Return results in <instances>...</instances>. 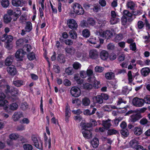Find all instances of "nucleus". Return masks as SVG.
Instances as JSON below:
<instances>
[{
    "label": "nucleus",
    "instance_id": "obj_5",
    "mask_svg": "<svg viewBox=\"0 0 150 150\" xmlns=\"http://www.w3.org/2000/svg\"><path fill=\"white\" fill-rule=\"evenodd\" d=\"M81 78L80 76H79L78 74H76L74 75V79L78 84L81 85V87L86 89H91L93 87L92 85L88 83H84V80L81 79Z\"/></svg>",
    "mask_w": 150,
    "mask_h": 150
},
{
    "label": "nucleus",
    "instance_id": "obj_49",
    "mask_svg": "<svg viewBox=\"0 0 150 150\" xmlns=\"http://www.w3.org/2000/svg\"><path fill=\"white\" fill-rule=\"evenodd\" d=\"M28 59L30 60H32L35 58V54L33 52L28 54L27 55Z\"/></svg>",
    "mask_w": 150,
    "mask_h": 150
},
{
    "label": "nucleus",
    "instance_id": "obj_29",
    "mask_svg": "<svg viewBox=\"0 0 150 150\" xmlns=\"http://www.w3.org/2000/svg\"><path fill=\"white\" fill-rule=\"evenodd\" d=\"M91 143L93 148H97L99 144V141L98 139L96 138H94L91 142Z\"/></svg>",
    "mask_w": 150,
    "mask_h": 150
},
{
    "label": "nucleus",
    "instance_id": "obj_48",
    "mask_svg": "<svg viewBox=\"0 0 150 150\" xmlns=\"http://www.w3.org/2000/svg\"><path fill=\"white\" fill-rule=\"evenodd\" d=\"M9 2L8 0H2L1 4L4 7H7L9 5Z\"/></svg>",
    "mask_w": 150,
    "mask_h": 150
},
{
    "label": "nucleus",
    "instance_id": "obj_62",
    "mask_svg": "<svg viewBox=\"0 0 150 150\" xmlns=\"http://www.w3.org/2000/svg\"><path fill=\"white\" fill-rule=\"evenodd\" d=\"M127 21V17L125 16H123L122 17L121 19L122 23V25H125L126 24Z\"/></svg>",
    "mask_w": 150,
    "mask_h": 150
},
{
    "label": "nucleus",
    "instance_id": "obj_60",
    "mask_svg": "<svg viewBox=\"0 0 150 150\" xmlns=\"http://www.w3.org/2000/svg\"><path fill=\"white\" fill-rule=\"evenodd\" d=\"M103 110L105 111L109 112L112 110L111 105H105L104 106Z\"/></svg>",
    "mask_w": 150,
    "mask_h": 150
},
{
    "label": "nucleus",
    "instance_id": "obj_31",
    "mask_svg": "<svg viewBox=\"0 0 150 150\" xmlns=\"http://www.w3.org/2000/svg\"><path fill=\"white\" fill-rule=\"evenodd\" d=\"M126 5L128 8H130L131 9H133L135 6V4L131 0H128L127 1Z\"/></svg>",
    "mask_w": 150,
    "mask_h": 150
},
{
    "label": "nucleus",
    "instance_id": "obj_35",
    "mask_svg": "<svg viewBox=\"0 0 150 150\" xmlns=\"http://www.w3.org/2000/svg\"><path fill=\"white\" fill-rule=\"evenodd\" d=\"M14 85L17 87H20L24 84V82L20 80L13 81Z\"/></svg>",
    "mask_w": 150,
    "mask_h": 150
},
{
    "label": "nucleus",
    "instance_id": "obj_57",
    "mask_svg": "<svg viewBox=\"0 0 150 150\" xmlns=\"http://www.w3.org/2000/svg\"><path fill=\"white\" fill-rule=\"evenodd\" d=\"M63 83L66 86H70L71 84V81L67 79H65L64 80Z\"/></svg>",
    "mask_w": 150,
    "mask_h": 150
},
{
    "label": "nucleus",
    "instance_id": "obj_21",
    "mask_svg": "<svg viewBox=\"0 0 150 150\" xmlns=\"http://www.w3.org/2000/svg\"><path fill=\"white\" fill-rule=\"evenodd\" d=\"M93 102L96 103L97 104L98 103L99 104H101L103 102V100L101 95H97L96 96L93 97Z\"/></svg>",
    "mask_w": 150,
    "mask_h": 150
},
{
    "label": "nucleus",
    "instance_id": "obj_58",
    "mask_svg": "<svg viewBox=\"0 0 150 150\" xmlns=\"http://www.w3.org/2000/svg\"><path fill=\"white\" fill-rule=\"evenodd\" d=\"M20 122L21 124H28L30 122V121L28 118H25L21 120Z\"/></svg>",
    "mask_w": 150,
    "mask_h": 150
},
{
    "label": "nucleus",
    "instance_id": "obj_32",
    "mask_svg": "<svg viewBox=\"0 0 150 150\" xmlns=\"http://www.w3.org/2000/svg\"><path fill=\"white\" fill-rule=\"evenodd\" d=\"M3 19L4 23H9L11 20V18L10 15L8 14L5 15L4 16Z\"/></svg>",
    "mask_w": 150,
    "mask_h": 150
},
{
    "label": "nucleus",
    "instance_id": "obj_1",
    "mask_svg": "<svg viewBox=\"0 0 150 150\" xmlns=\"http://www.w3.org/2000/svg\"><path fill=\"white\" fill-rule=\"evenodd\" d=\"M89 123H85L84 122H82L81 125L82 127V133L83 136L86 138L89 139L92 137L91 132V127L97 125V123L94 120L91 119Z\"/></svg>",
    "mask_w": 150,
    "mask_h": 150
},
{
    "label": "nucleus",
    "instance_id": "obj_34",
    "mask_svg": "<svg viewBox=\"0 0 150 150\" xmlns=\"http://www.w3.org/2000/svg\"><path fill=\"white\" fill-rule=\"evenodd\" d=\"M21 14V10L18 8L14 10L13 16L16 17L15 20H16V19L19 17Z\"/></svg>",
    "mask_w": 150,
    "mask_h": 150
},
{
    "label": "nucleus",
    "instance_id": "obj_24",
    "mask_svg": "<svg viewBox=\"0 0 150 150\" xmlns=\"http://www.w3.org/2000/svg\"><path fill=\"white\" fill-rule=\"evenodd\" d=\"M32 143L34 146L37 148L40 149V147L37 138L35 136H33L32 137Z\"/></svg>",
    "mask_w": 150,
    "mask_h": 150
},
{
    "label": "nucleus",
    "instance_id": "obj_30",
    "mask_svg": "<svg viewBox=\"0 0 150 150\" xmlns=\"http://www.w3.org/2000/svg\"><path fill=\"white\" fill-rule=\"evenodd\" d=\"M98 39H96V38L91 37L88 40L87 42L89 43L95 44L98 42Z\"/></svg>",
    "mask_w": 150,
    "mask_h": 150
},
{
    "label": "nucleus",
    "instance_id": "obj_25",
    "mask_svg": "<svg viewBox=\"0 0 150 150\" xmlns=\"http://www.w3.org/2000/svg\"><path fill=\"white\" fill-rule=\"evenodd\" d=\"M134 134L137 135H139L142 133V131L141 127L139 126L135 127L133 130Z\"/></svg>",
    "mask_w": 150,
    "mask_h": 150
},
{
    "label": "nucleus",
    "instance_id": "obj_15",
    "mask_svg": "<svg viewBox=\"0 0 150 150\" xmlns=\"http://www.w3.org/2000/svg\"><path fill=\"white\" fill-rule=\"evenodd\" d=\"M7 71L8 73L12 76L16 75L17 72L15 66L13 65L8 67L7 68Z\"/></svg>",
    "mask_w": 150,
    "mask_h": 150
},
{
    "label": "nucleus",
    "instance_id": "obj_4",
    "mask_svg": "<svg viewBox=\"0 0 150 150\" xmlns=\"http://www.w3.org/2000/svg\"><path fill=\"white\" fill-rule=\"evenodd\" d=\"M79 74L80 77L82 79H85L88 76V77L87 79L88 82H91L94 78L93 70L89 68H88L86 71L85 70L80 71Z\"/></svg>",
    "mask_w": 150,
    "mask_h": 150
},
{
    "label": "nucleus",
    "instance_id": "obj_11",
    "mask_svg": "<svg viewBox=\"0 0 150 150\" xmlns=\"http://www.w3.org/2000/svg\"><path fill=\"white\" fill-rule=\"evenodd\" d=\"M26 54V52L21 49L18 50L16 52L15 56L18 61H21Z\"/></svg>",
    "mask_w": 150,
    "mask_h": 150
},
{
    "label": "nucleus",
    "instance_id": "obj_50",
    "mask_svg": "<svg viewBox=\"0 0 150 150\" xmlns=\"http://www.w3.org/2000/svg\"><path fill=\"white\" fill-rule=\"evenodd\" d=\"M25 150H32L33 149L32 146L29 144H25L23 146Z\"/></svg>",
    "mask_w": 150,
    "mask_h": 150
},
{
    "label": "nucleus",
    "instance_id": "obj_20",
    "mask_svg": "<svg viewBox=\"0 0 150 150\" xmlns=\"http://www.w3.org/2000/svg\"><path fill=\"white\" fill-rule=\"evenodd\" d=\"M110 120L109 119L107 120L102 121V125L105 127L106 129H108L111 126V124L110 122Z\"/></svg>",
    "mask_w": 150,
    "mask_h": 150
},
{
    "label": "nucleus",
    "instance_id": "obj_41",
    "mask_svg": "<svg viewBox=\"0 0 150 150\" xmlns=\"http://www.w3.org/2000/svg\"><path fill=\"white\" fill-rule=\"evenodd\" d=\"M101 149L102 150H110L111 149V147L110 145L105 144L101 146Z\"/></svg>",
    "mask_w": 150,
    "mask_h": 150
},
{
    "label": "nucleus",
    "instance_id": "obj_64",
    "mask_svg": "<svg viewBox=\"0 0 150 150\" xmlns=\"http://www.w3.org/2000/svg\"><path fill=\"white\" fill-rule=\"evenodd\" d=\"M107 48L108 50H113L115 48V46L112 43H109L107 46Z\"/></svg>",
    "mask_w": 150,
    "mask_h": 150
},
{
    "label": "nucleus",
    "instance_id": "obj_27",
    "mask_svg": "<svg viewBox=\"0 0 150 150\" xmlns=\"http://www.w3.org/2000/svg\"><path fill=\"white\" fill-rule=\"evenodd\" d=\"M150 70L148 67L143 68L141 70V74L144 76H147L149 73Z\"/></svg>",
    "mask_w": 150,
    "mask_h": 150
},
{
    "label": "nucleus",
    "instance_id": "obj_63",
    "mask_svg": "<svg viewBox=\"0 0 150 150\" xmlns=\"http://www.w3.org/2000/svg\"><path fill=\"white\" fill-rule=\"evenodd\" d=\"M24 50H26L27 52L30 51L31 49V46L30 45L27 44L23 47Z\"/></svg>",
    "mask_w": 150,
    "mask_h": 150
},
{
    "label": "nucleus",
    "instance_id": "obj_47",
    "mask_svg": "<svg viewBox=\"0 0 150 150\" xmlns=\"http://www.w3.org/2000/svg\"><path fill=\"white\" fill-rule=\"evenodd\" d=\"M19 137V135L17 134H11L9 136V137L12 140H15L17 139Z\"/></svg>",
    "mask_w": 150,
    "mask_h": 150
},
{
    "label": "nucleus",
    "instance_id": "obj_43",
    "mask_svg": "<svg viewBox=\"0 0 150 150\" xmlns=\"http://www.w3.org/2000/svg\"><path fill=\"white\" fill-rule=\"evenodd\" d=\"M73 68L75 69H80L81 67V64L78 62H76L73 64Z\"/></svg>",
    "mask_w": 150,
    "mask_h": 150
},
{
    "label": "nucleus",
    "instance_id": "obj_46",
    "mask_svg": "<svg viewBox=\"0 0 150 150\" xmlns=\"http://www.w3.org/2000/svg\"><path fill=\"white\" fill-rule=\"evenodd\" d=\"M104 70V68L103 67L97 66L95 68V70L96 72L99 73L102 72Z\"/></svg>",
    "mask_w": 150,
    "mask_h": 150
},
{
    "label": "nucleus",
    "instance_id": "obj_19",
    "mask_svg": "<svg viewBox=\"0 0 150 150\" xmlns=\"http://www.w3.org/2000/svg\"><path fill=\"white\" fill-rule=\"evenodd\" d=\"M65 51L66 54L69 55H73L75 52V50L73 47H67L65 49Z\"/></svg>",
    "mask_w": 150,
    "mask_h": 150
},
{
    "label": "nucleus",
    "instance_id": "obj_22",
    "mask_svg": "<svg viewBox=\"0 0 150 150\" xmlns=\"http://www.w3.org/2000/svg\"><path fill=\"white\" fill-rule=\"evenodd\" d=\"M89 82L90 83L93 82V86L95 88H98L101 86L100 82L99 81L97 80L95 76L93 79L92 80V81L91 82Z\"/></svg>",
    "mask_w": 150,
    "mask_h": 150
},
{
    "label": "nucleus",
    "instance_id": "obj_18",
    "mask_svg": "<svg viewBox=\"0 0 150 150\" xmlns=\"http://www.w3.org/2000/svg\"><path fill=\"white\" fill-rule=\"evenodd\" d=\"M23 114L22 112H15L12 116V118L14 121H17L21 117H23Z\"/></svg>",
    "mask_w": 150,
    "mask_h": 150
},
{
    "label": "nucleus",
    "instance_id": "obj_3",
    "mask_svg": "<svg viewBox=\"0 0 150 150\" xmlns=\"http://www.w3.org/2000/svg\"><path fill=\"white\" fill-rule=\"evenodd\" d=\"M0 86L4 88L3 90L8 95H11L12 96H15L18 94V90L17 88H11V91H10V86L7 84L6 82L4 79L0 80Z\"/></svg>",
    "mask_w": 150,
    "mask_h": 150
},
{
    "label": "nucleus",
    "instance_id": "obj_23",
    "mask_svg": "<svg viewBox=\"0 0 150 150\" xmlns=\"http://www.w3.org/2000/svg\"><path fill=\"white\" fill-rule=\"evenodd\" d=\"M139 144L138 139H134L131 140L129 142V144L133 148H135Z\"/></svg>",
    "mask_w": 150,
    "mask_h": 150
},
{
    "label": "nucleus",
    "instance_id": "obj_55",
    "mask_svg": "<svg viewBox=\"0 0 150 150\" xmlns=\"http://www.w3.org/2000/svg\"><path fill=\"white\" fill-rule=\"evenodd\" d=\"M72 68L71 67H69L65 69V72L66 73L69 75H71L72 74Z\"/></svg>",
    "mask_w": 150,
    "mask_h": 150
},
{
    "label": "nucleus",
    "instance_id": "obj_51",
    "mask_svg": "<svg viewBox=\"0 0 150 150\" xmlns=\"http://www.w3.org/2000/svg\"><path fill=\"white\" fill-rule=\"evenodd\" d=\"M121 134L125 137H127L129 134V132L127 129H124L121 130Z\"/></svg>",
    "mask_w": 150,
    "mask_h": 150
},
{
    "label": "nucleus",
    "instance_id": "obj_54",
    "mask_svg": "<svg viewBox=\"0 0 150 150\" xmlns=\"http://www.w3.org/2000/svg\"><path fill=\"white\" fill-rule=\"evenodd\" d=\"M21 108L23 110H25L28 108V105L26 102H24L21 105Z\"/></svg>",
    "mask_w": 150,
    "mask_h": 150
},
{
    "label": "nucleus",
    "instance_id": "obj_42",
    "mask_svg": "<svg viewBox=\"0 0 150 150\" xmlns=\"http://www.w3.org/2000/svg\"><path fill=\"white\" fill-rule=\"evenodd\" d=\"M69 34L70 37L72 39H76L77 38V34L76 32L73 30L70 31Z\"/></svg>",
    "mask_w": 150,
    "mask_h": 150
},
{
    "label": "nucleus",
    "instance_id": "obj_6",
    "mask_svg": "<svg viewBox=\"0 0 150 150\" xmlns=\"http://www.w3.org/2000/svg\"><path fill=\"white\" fill-rule=\"evenodd\" d=\"M71 7L74 12L77 14L82 15L84 13L83 8L79 4L74 3L72 4Z\"/></svg>",
    "mask_w": 150,
    "mask_h": 150
},
{
    "label": "nucleus",
    "instance_id": "obj_59",
    "mask_svg": "<svg viewBox=\"0 0 150 150\" xmlns=\"http://www.w3.org/2000/svg\"><path fill=\"white\" fill-rule=\"evenodd\" d=\"M71 116L70 113L69 112V111L65 112V121L67 122H68V118Z\"/></svg>",
    "mask_w": 150,
    "mask_h": 150
},
{
    "label": "nucleus",
    "instance_id": "obj_13",
    "mask_svg": "<svg viewBox=\"0 0 150 150\" xmlns=\"http://www.w3.org/2000/svg\"><path fill=\"white\" fill-rule=\"evenodd\" d=\"M67 24L69 27L71 29H76L78 27L76 22L73 19L68 20L67 21Z\"/></svg>",
    "mask_w": 150,
    "mask_h": 150
},
{
    "label": "nucleus",
    "instance_id": "obj_40",
    "mask_svg": "<svg viewBox=\"0 0 150 150\" xmlns=\"http://www.w3.org/2000/svg\"><path fill=\"white\" fill-rule=\"evenodd\" d=\"M12 4L15 6H21V1L20 0H13Z\"/></svg>",
    "mask_w": 150,
    "mask_h": 150
},
{
    "label": "nucleus",
    "instance_id": "obj_10",
    "mask_svg": "<svg viewBox=\"0 0 150 150\" xmlns=\"http://www.w3.org/2000/svg\"><path fill=\"white\" fill-rule=\"evenodd\" d=\"M81 89L77 87H73L70 90V93L71 95L73 97H78L81 94Z\"/></svg>",
    "mask_w": 150,
    "mask_h": 150
},
{
    "label": "nucleus",
    "instance_id": "obj_8",
    "mask_svg": "<svg viewBox=\"0 0 150 150\" xmlns=\"http://www.w3.org/2000/svg\"><path fill=\"white\" fill-rule=\"evenodd\" d=\"M98 34L100 36L102 37L107 39L111 38L113 35L112 32L109 30L103 31L102 30H100L98 33V34Z\"/></svg>",
    "mask_w": 150,
    "mask_h": 150
},
{
    "label": "nucleus",
    "instance_id": "obj_26",
    "mask_svg": "<svg viewBox=\"0 0 150 150\" xmlns=\"http://www.w3.org/2000/svg\"><path fill=\"white\" fill-rule=\"evenodd\" d=\"M115 74L112 72H108L105 73V77L108 80H111L114 78Z\"/></svg>",
    "mask_w": 150,
    "mask_h": 150
},
{
    "label": "nucleus",
    "instance_id": "obj_37",
    "mask_svg": "<svg viewBox=\"0 0 150 150\" xmlns=\"http://www.w3.org/2000/svg\"><path fill=\"white\" fill-rule=\"evenodd\" d=\"M90 103V100L88 98L85 97L83 98L82 100V103L83 105L87 106L89 105Z\"/></svg>",
    "mask_w": 150,
    "mask_h": 150
},
{
    "label": "nucleus",
    "instance_id": "obj_12",
    "mask_svg": "<svg viewBox=\"0 0 150 150\" xmlns=\"http://www.w3.org/2000/svg\"><path fill=\"white\" fill-rule=\"evenodd\" d=\"M132 103L134 105L137 107H142L144 105L143 99L136 97L133 99Z\"/></svg>",
    "mask_w": 150,
    "mask_h": 150
},
{
    "label": "nucleus",
    "instance_id": "obj_61",
    "mask_svg": "<svg viewBox=\"0 0 150 150\" xmlns=\"http://www.w3.org/2000/svg\"><path fill=\"white\" fill-rule=\"evenodd\" d=\"M117 131L114 129H111L108 131V135H112L117 133Z\"/></svg>",
    "mask_w": 150,
    "mask_h": 150
},
{
    "label": "nucleus",
    "instance_id": "obj_56",
    "mask_svg": "<svg viewBox=\"0 0 150 150\" xmlns=\"http://www.w3.org/2000/svg\"><path fill=\"white\" fill-rule=\"evenodd\" d=\"M23 39H20L16 42V44L18 46L22 47L23 45Z\"/></svg>",
    "mask_w": 150,
    "mask_h": 150
},
{
    "label": "nucleus",
    "instance_id": "obj_44",
    "mask_svg": "<svg viewBox=\"0 0 150 150\" xmlns=\"http://www.w3.org/2000/svg\"><path fill=\"white\" fill-rule=\"evenodd\" d=\"M143 102L146 104H150V95H147L145 96L143 99Z\"/></svg>",
    "mask_w": 150,
    "mask_h": 150
},
{
    "label": "nucleus",
    "instance_id": "obj_14",
    "mask_svg": "<svg viewBox=\"0 0 150 150\" xmlns=\"http://www.w3.org/2000/svg\"><path fill=\"white\" fill-rule=\"evenodd\" d=\"M142 117L140 113L136 112L131 115L129 120V122H135Z\"/></svg>",
    "mask_w": 150,
    "mask_h": 150
},
{
    "label": "nucleus",
    "instance_id": "obj_7",
    "mask_svg": "<svg viewBox=\"0 0 150 150\" xmlns=\"http://www.w3.org/2000/svg\"><path fill=\"white\" fill-rule=\"evenodd\" d=\"M13 37L11 35H7L6 34H4L2 37V42H5L7 45L6 48L8 50L11 49L12 46L11 44L9 43L12 41Z\"/></svg>",
    "mask_w": 150,
    "mask_h": 150
},
{
    "label": "nucleus",
    "instance_id": "obj_39",
    "mask_svg": "<svg viewBox=\"0 0 150 150\" xmlns=\"http://www.w3.org/2000/svg\"><path fill=\"white\" fill-rule=\"evenodd\" d=\"M123 37L122 34H119L115 35L114 41L116 42H118L123 38Z\"/></svg>",
    "mask_w": 150,
    "mask_h": 150
},
{
    "label": "nucleus",
    "instance_id": "obj_33",
    "mask_svg": "<svg viewBox=\"0 0 150 150\" xmlns=\"http://www.w3.org/2000/svg\"><path fill=\"white\" fill-rule=\"evenodd\" d=\"M13 58L11 56L8 57L5 61V64L6 65H9L12 64Z\"/></svg>",
    "mask_w": 150,
    "mask_h": 150
},
{
    "label": "nucleus",
    "instance_id": "obj_16",
    "mask_svg": "<svg viewBox=\"0 0 150 150\" xmlns=\"http://www.w3.org/2000/svg\"><path fill=\"white\" fill-rule=\"evenodd\" d=\"M89 56L92 59H96L98 56V52L96 50H91L89 51Z\"/></svg>",
    "mask_w": 150,
    "mask_h": 150
},
{
    "label": "nucleus",
    "instance_id": "obj_52",
    "mask_svg": "<svg viewBox=\"0 0 150 150\" xmlns=\"http://www.w3.org/2000/svg\"><path fill=\"white\" fill-rule=\"evenodd\" d=\"M127 76L128 77L129 82V83H130L134 79L131 71H128L127 74Z\"/></svg>",
    "mask_w": 150,
    "mask_h": 150
},
{
    "label": "nucleus",
    "instance_id": "obj_2",
    "mask_svg": "<svg viewBox=\"0 0 150 150\" xmlns=\"http://www.w3.org/2000/svg\"><path fill=\"white\" fill-rule=\"evenodd\" d=\"M5 95L3 93L0 92V106L3 107L4 110H6L8 108L10 110H15L18 108V105L16 103H13L10 105H8V101L5 100Z\"/></svg>",
    "mask_w": 150,
    "mask_h": 150
},
{
    "label": "nucleus",
    "instance_id": "obj_36",
    "mask_svg": "<svg viewBox=\"0 0 150 150\" xmlns=\"http://www.w3.org/2000/svg\"><path fill=\"white\" fill-rule=\"evenodd\" d=\"M120 19L118 16L111 18L110 22L111 24H114L117 23L119 21Z\"/></svg>",
    "mask_w": 150,
    "mask_h": 150
},
{
    "label": "nucleus",
    "instance_id": "obj_9",
    "mask_svg": "<svg viewBox=\"0 0 150 150\" xmlns=\"http://www.w3.org/2000/svg\"><path fill=\"white\" fill-rule=\"evenodd\" d=\"M96 23V21L92 18H88L87 21H82L81 23V26L83 27H89L90 26H94Z\"/></svg>",
    "mask_w": 150,
    "mask_h": 150
},
{
    "label": "nucleus",
    "instance_id": "obj_28",
    "mask_svg": "<svg viewBox=\"0 0 150 150\" xmlns=\"http://www.w3.org/2000/svg\"><path fill=\"white\" fill-rule=\"evenodd\" d=\"M32 29V24L30 21H28L26 23V25L25 28V30L27 32H29Z\"/></svg>",
    "mask_w": 150,
    "mask_h": 150
},
{
    "label": "nucleus",
    "instance_id": "obj_38",
    "mask_svg": "<svg viewBox=\"0 0 150 150\" xmlns=\"http://www.w3.org/2000/svg\"><path fill=\"white\" fill-rule=\"evenodd\" d=\"M83 36L85 38L88 37L90 35V32L87 29L83 30L82 31Z\"/></svg>",
    "mask_w": 150,
    "mask_h": 150
},
{
    "label": "nucleus",
    "instance_id": "obj_45",
    "mask_svg": "<svg viewBox=\"0 0 150 150\" xmlns=\"http://www.w3.org/2000/svg\"><path fill=\"white\" fill-rule=\"evenodd\" d=\"M57 59L58 61L60 63H63L65 62L64 56L62 54H59Z\"/></svg>",
    "mask_w": 150,
    "mask_h": 150
},
{
    "label": "nucleus",
    "instance_id": "obj_17",
    "mask_svg": "<svg viewBox=\"0 0 150 150\" xmlns=\"http://www.w3.org/2000/svg\"><path fill=\"white\" fill-rule=\"evenodd\" d=\"M100 57L102 60H105L109 57V53L107 51L103 50L100 53Z\"/></svg>",
    "mask_w": 150,
    "mask_h": 150
},
{
    "label": "nucleus",
    "instance_id": "obj_53",
    "mask_svg": "<svg viewBox=\"0 0 150 150\" xmlns=\"http://www.w3.org/2000/svg\"><path fill=\"white\" fill-rule=\"evenodd\" d=\"M100 7L98 5L95 4L93 5V11L95 12H97L100 10Z\"/></svg>",
    "mask_w": 150,
    "mask_h": 150
}]
</instances>
